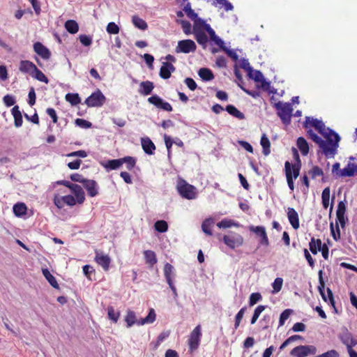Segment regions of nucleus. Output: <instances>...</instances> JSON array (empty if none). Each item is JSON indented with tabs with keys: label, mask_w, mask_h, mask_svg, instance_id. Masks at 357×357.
<instances>
[{
	"label": "nucleus",
	"mask_w": 357,
	"mask_h": 357,
	"mask_svg": "<svg viewBox=\"0 0 357 357\" xmlns=\"http://www.w3.org/2000/svg\"><path fill=\"white\" fill-rule=\"evenodd\" d=\"M319 275V286L318 290L325 302H328L331 306L333 308L334 312L337 313V308L335 307V301L333 296V293L330 288H327V296L325 294L324 288H325V282L323 278V271L320 270L318 273Z\"/></svg>",
	"instance_id": "obj_3"
},
{
	"label": "nucleus",
	"mask_w": 357,
	"mask_h": 357,
	"mask_svg": "<svg viewBox=\"0 0 357 357\" xmlns=\"http://www.w3.org/2000/svg\"><path fill=\"white\" fill-rule=\"evenodd\" d=\"M107 314L109 319L112 320L114 323H116L120 317V312H116L112 306L107 307Z\"/></svg>",
	"instance_id": "obj_46"
},
{
	"label": "nucleus",
	"mask_w": 357,
	"mask_h": 357,
	"mask_svg": "<svg viewBox=\"0 0 357 357\" xmlns=\"http://www.w3.org/2000/svg\"><path fill=\"white\" fill-rule=\"evenodd\" d=\"M198 74L204 81H211L214 78L213 72L206 68H200Z\"/></svg>",
	"instance_id": "obj_39"
},
{
	"label": "nucleus",
	"mask_w": 357,
	"mask_h": 357,
	"mask_svg": "<svg viewBox=\"0 0 357 357\" xmlns=\"http://www.w3.org/2000/svg\"><path fill=\"white\" fill-rule=\"evenodd\" d=\"M261 299L262 296L260 293L256 292L251 294L249 298L250 306H253L257 302L260 301Z\"/></svg>",
	"instance_id": "obj_54"
},
{
	"label": "nucleus",
	"mask_w": 357,
	"mask_h": 357,
	"mask_svg": "<svg viewBox=\"0 0 357 357\" xmlns=\"http://www.w3.org/2000/svg\"><path fill=\"white\" fill-rule=\"evenodd\" d=\"M75 124L79 127L84 128H89L92 126L91 122L82 119H77L75 120Z\"/></svg>",
	"instance_id": "obj_64"
},
{
	"label": "nucleus",
	"mask_w": 357,
	"mask_h": 357,
	"mask_svg": "<svg viewBox=\"0 0 357 357\" xmlns=\"http://www.w3.org/2000/svg\"><path fill=\"white\" fill-rule=\"evenodd\" d=\"M296 144L303 155H307L308 154L309 145L304 137H299L297 139Z\"/></svg>",
	"instance_id": "obj_28"
},
{
	"label": "nucleus",
	"mask_w": 357,
	"mask_h": 357,
	"mask_svg": "<svg viewBox=\"0 0 357 357\" xmlns=\"http://www.w3.org/2000/svg\"><path fill=\"white\" fill-rule=\"evenodd\" d=\"M307 174L310 176L312 179H315L317 177L321 176L322 181L324 182V171L319 166L314 165L308 171Z\"/></svg>",
	"instance_id": "obj_35"
},
{
	"label": "nucleus",
	"mask_w": 357,
	"mask_h": 357,
	"mask_svg": "<svg viewBox=\"0 0 357 357\" xmlns=\"http://www.w3.org/2000/svg\"><path fill=\"white\" fill-rule=\"evenodd\" d=\"M148 102L153 105L157 108L167 112H172L173 110L172 106L168 102L163 100L160 97L157 95H153L148 98Z\"/></svg>",
	"instance_id": "obj_12"
},
{
	"label": "nucleus",
	"mask_w": 357,
	"mask_h": 357,
	"mask_svg": "<svg viewBox=\"0 0 357 357\" xmlns=\"http://www.w3.org/2000/svg\"><path fill=\"white\" fill-rule=\"evenodd\" d=\"M275 107L277 109V114L280 118L283 123L288 125L290 123L291 113L293 111L292 107L290 103H282L278 102L275 103Z\"/></svg>",
	"instance_id": "obj_4"
},
{
	"label": "nucleus",
	"mask_w": 357,
	"mask_h": 357,
	"mask_svg": "<svg viewBox=\"0 0 357 357\" xmlns=\"http://www.w3.org/2000/svg\"><path fill=\"white\" fill-rule=\"evenodd\" d=\"M176 70L174 66L170 62H163L160 69V77L164 79H167L171 77L172 73Z\"/></svg>",
	"instance_id": "obj_15"
},
{
	"label": "nucleus",
	"mask_w": 357,
	"mask_h": 357,
	"mask_svg": "<svg viewBox=\"0 0 357 357\" xmlns=\"http://www.w3.org/2000/svg\"><path fill=\"white\" fill-rule=\"evenodd\" d=\"M330 227H331V234H332L333 239L335 241L339 240L340 238V230L339 228L338 223L336 222L335 231V229L333 227V224L332 222L331 223Z\"/></svg>",
	"instance_id": "obj_55"
},
{
	"label": "nucleus",
	"mask_w": 357,
	"mask_h": 357,
	"mask_svg": "<svg viewBox=\"0 0 357 357\" xmlns=\"http://www.w3.org/2000/svg\"><path fill=\"white\" fill-rule=\"evenodd\" d=\"M176 189L179 195L187 199H193L196 197V188L188 183L184 179L178 178Z\"/></svg>",
	"instance_id": "obj_2"
},
{
	"label": "nucleus",
	"mask_w": 357,
	"mask_h": 357,
	"mask_svg": "<svg viewBox=\"0 0 357 357\" xmlns=\"http://www.w3.org/2000/svg\"><path fill=\"white\" fill-rule=\"evenodd\" d=\"M226 111L231 116L243 120L245 119V115L243 113L240 112L235 106L232 105H228L226 107Z\"/></svg>",
	"instance_id": "obj_36"
},
{
	"label": "nucleus",
	"mask_w": 357,
	"mask_h": 357,
	"mask_svg": "<svg viewBox=\"0 0 357 357\" xmlns=\"http://www.w3.org/2000/svg\"><path fill=\"white\" fill-rule=\"evenodd\" d=\"M63 199V197L59 196L58 195H55L54 196V199H53L54 204L58 208H62L64 206L65 203H64V200Z\"/></svg>",
	"instance_id": "obj_60"
},
{
	"label": "nucleus",
	"mask_w": 357,
	"mask_h": 357,
	"mask_svg": "<svg viewBox=\"0 0 357 357\" xmlns=\"http://www.w3.org/2000/svg\"><path fill=\"white\" fill-rule=\"evenodd\" d=\"M197 49L195 43L190 39L182 40L178 41V45L176 47V52L177 53L182 52L184 54H188L190 52H194Z\"/></svg>",
	"instance_id": "obj_11"
},
{
	"label": "nucleus",
	"mask_w": 357,
	"mask_h": 357,
	"mask_svg": "<svg viewBox=\"0 0 357 357\" xmlns=\"http://www.w3.org/2000/svg\"><path fill=\"white\" fill-rule=\"evenodd\" d=\"M70 189L74 193L77 203L79 204H83L85 200V196L82 188L77 184L73 183Z\"/></svg>",
	"instance_id": "obj_19"
},
{
	"label": "nucleus",
	"mask_w": 357,
	"mask_h": 357,
	"mask_svg": "<svg viewBox=\"0 0 357 357\" xmlns=\"http://www.w3.org/2000/svg\"><path fill=\"white\" fill-rule=\"evenodd\" d=\"M125 321L127 324L128 328L131 327L135 323L137 324V322H138V321H137V319H136L135 313L130 310H128L127 314L125 317Z\"/></svg>",
	"instance_id": "obj_40"
},
{
	"label": "nucleus",
	"mask_w": 357,
	"mask_h": 357,
	"mask_svg": "<svg viewBox=\"0 0 357 357\" xmlns=\"http://www.w3.org/2000/svg\"><path fill=\"white\" fill-rule=\"evenodd\" d=\"M144 256L146 264L151 268H152L158 261L156 255L153 250H144Z\"/></svg>",
	"instance_id": "obj_25"
},
{
	"label": "nucleus",
	"mask_w": 357,
	"mask_h": 357,
	"mask_svg": "<svg viewBox=\"0 0 357 357\" xmlns=\"http://www.w3.org/2000/svg\"><path fill=\"white\" fill-rule=\"evenodd\" d=\"M340 340L347 346V351L352 349V347L357 344L356 341L352 337L351 334L349 333L343 334L340 337Z\"/></svg>",
	"instance_id": "obj_26"
},
{
	"label": "nucleus",
	"mask_w": 357,
	"mask_h": 357,
	"mask_svg": "<svg viewBox=\"0 0 357 357\" xmlns=\"http://www.w3.org/2000/svg\"><path fill=\"white\" fill-rule=\"evenodd\" d=\"M293 310L291 309L284 310L280 316L279 326H282L285 321L289 317Z\"/></svg>",
	"instance_id": "obj_52"
},
{
	"label": "nucleus",
	"mask_w": 357,
	"mask_h": 357,
	"mask_svg": "<svg viewBox=\"0 0 357 357\" xmlns=\"http://www.w3.org/2000/svg\"><path fill=\"white\" fill-rule=\"evenodd\" d=\"M156 314L155 310L153 308L149 310L148 315L145 318H142L138 320V325H144L146 324H152L155 321Z\"/></svg>",
	"instance_id": "obj_34"
},
{
	"label": "nucleus",
	"mask_w": 357,
	"mask_h": 357,
	"mask_svg": "<svg viewBox=\"0 0 357 357\" xmlns=\"http://www.w3.org/2000/svg\"><path fill=\"white\" fill-rule=\"evenodd\" d=\"M211 224H212V222L211 220H206L204 221L202 225V228L203 231L208 236L212 235V231H211Z\"/></svg>",
	"instance_id": "obj_57"
},
{
	"label": "nucleus",
	"mask_w": 357,
	"mask_h": 357,
	"mask_svg": "<svg viewBox=\"0 0 357 357\" xmlns=\"http://www.w3.org/2000/svg\"><path fill=\"white\" fill-rule=\"evenodd\" d=\"M321 245L322 242L321 239H316L314 237H312L309 243V248L310 252L313 255H317L318 252L320 251Z\"/></svg>",
	"instance_id": "obj_29"
},
{
	"label": "nucleus",
	"mask_w": 357,
	"mask_h": 357,
	"mask_svg": "<svg viewBox=\"0 0 357 357\" xmlns=\"http://www.w3.org/2000/svg\"><path fill=\"white\" fill-rule=\"evenodd\" d=\"M42 273L45 279L48 281V282L56 289L59 288V284L55 278L54 276H53L50 271L47 268H43Z\"/></svg>",
	"instance_id": "obj_37"
},
{
	"label": "nucleus",
	"mask_w": 357,
	"mask_h": 357,
	"mask_svg": "<svg viewBox=\"0 0 357 357\" xmlns=\"http://www.w3.org/2000/svg\"><path fill=\"white\" fill-rule=\"evenodd\" d=\"M202 335V327L201 325L199 324L190 333L188 340V344L190 353H193L198 349L200 344Z\"/></svg>",
	"instance_id": "obj_5"
},
{
	"label": "nucleus",
	"mask_w": 357,
	"mask_h": 357,
	"mask_svg": "<svg viewBox=\"0 0 357 357\" xmlns=\"http://www.w3.org/2000/svg\"><path fill=\"white\" fill-rule=\"evenodd\" d=\"M287 218L289 223L294 229L299 228L298 214L294 208L289 207L287 208Z\"/></svg>",
	"instance_id": "obj_17"
},
{
	"label": "nucleus",
	"mask_w": 357,
	"mask_h": 357,
	"mask_svg": "<svg viewBox=\"0 0 357 357\" xmlns=\"http://www.w3.org/2000/svg\"><path fill=\"white\" fill-rule=\"evenodd\" d=\"M193 21V32L205 31L210 24H207L205 20L198 16L192 20Z\"/></svg>",
	"instance_id": "obj_23"
},
{
	"label": "nucleus",
	"mask_w": 357,
	"mask_h": 357,
	"mask_svg": "<svg viewBox=\"0 0 357 357\" xmlns=\"http://www.w3.org/2000/svg\"><path fill=\"white\" fill-rule=\"evenodd\" d=\"M183 11L186 14L187 17L191 20L195 19L198 15L191 8L190 3H188L183 8Z\"/></svg>",
	"instance_id": "obj_50"
},
{
	"label": "nucleus",
	"mask_w": 357,
	"mask_h": 357,
	"mask_svg": "<svg viewBox=\"0 0 357 357\" xmlns=\"http://www.w3.org/2000/svg\"><path fill=\"white\" fill-rule=\"evenodd\" d=\"M240 66L241 68L245 70L248 74H251L253 72L252 68L250 66L248 59H243L241 60Z\"/></svg>",
	"instance_id": "obj_59"
},
{
	"label": "nucleus",
	"mask_w": 357,
	"mask_h": 357,
	"mask_svg": "<svg viewBox=\"0 0 357 357\" xmlns=\"http://www.w3.org/2000/svg\"><path fill=\"white\" fill-rule=\"evenodd\" d=\"M66 100L72 105H77L81 102L78 93H68L66 95Z\"/></svg>",
	"instance_id": "obj_44"
},
{
	"label": "nucleus",
	"mask_w": 357,
	"mask_h": 357,
	"mask_svg": "<svg viewBox=\"0 0 357 357\" xmlns=\"http://www.w3.org/2000/svg\"><path fill=\"white\" fill-rule=\"evenodd\" d=\"M243 241V236L234 231H229L227 235H225L223 237V242L231 249L241 246Z\"/></svg>",
	"instance_id": "obj_7"
},
{
	"label": "nucleus",
	"mask_w": 357,
	"mask_h": 357,
	"mask_svg": "<svg viewBox=\"0 0 357 357\" xmlns=\"http://www.w3.org/2000/svg\"><path fill=\"white\" fill-rule=\"evenodd\" d=\"M304 127L305 128H308L310 127H313L317 130L320 134H326L329 133V135L332 133H335L331 129L326 128L322 121L313 119L311 117H306L305 121L304 122Z\"/></svg>",
	"instance_id": "obj_6"
},
{
	"label": "nucleus",
	"mask_w": 357,
	"mask_h": 357,
	"mask_svg": "<svg viewBox=\"0 0 357 357\" xmlns=\"http://www.w3.org/2000/svg\"><path fill=\"white\" fill-rule=\"evenodd\" d=\"M96 256L94 258L95 261L105 271H107L111 263V259L107 255H105L100 250L95 251Z\"/></svg>",
	"instance_id": "obj_13"
},
{
	"label": "nucleus",
	"mask_w": 357,
	"mask_h": 357,
	"mask_svg": "<svg viewBox=\"0 0 357 357\" xmlns=\"http://www.w3.org/2000/svg\"><path fill=\"white\" fill-rule=\"evenodd\" d=\"M12 115L14 118V124L17 128L21 127L23 123L22 115L18 105H15L11 109Z\"/></svg>",
	"instance_id": "obj_24"
},
{
	"label": "nucleus",
	"mask_w": 357,
	"mask_h": 357,
	"mask_svg": "<svg viewBox=\"0 0 357 357\" xmlns=\"http://www.w3.org/2000/svg\"><path fill=\"white\" fill-rule=\"evenodd\" d=\"M36 66L31 61L22 60L19 63V70L24 74H29L30 76L32 75Z\"/></svg>",
	"instance_id": "obj_14"
},
{
	"label": "nucleus",
	"mask_w": 357,
	"mask_h": 357,
	"mask_svg": "<svg viewBox=\"0 0 357 357\" xmlns=\"http://www.w3.org/2000/svg\"><path fill=\"white\" fill-rule=\"evenodd\" d=\"M266 309V306L260 305H258L253 313V315L251 319V324H254L257 321L258 318L259 317L261 313Z\"/></svg>",
	"instance_id": "obj_47"
},
{
	"label": "nucleus",
	"mask_w": 357,
	"mask_h": 357,
	"mask_svg": "<svg viewBox=\"0 0 357 357\" xmlns=\"http://www.w3.org/2000/svg\"><path fill=\"white\" fill-rule=\"evenodd\" d=\"M238 225L234 222L232 220L223 219L220 222H218L217 226L219 228L227 229L232 226H237Z\"/></svg>",
	"instance_id": "obj_51"
},
{
	"label": "nucleus",
	"mask_w": 357,
	"mask_h": 357,
	"mask_svg": "<svg viewBox=\"0 0 357 357\" xmlns=\"http://www.w3.org/2000/svg\"><path fill=\"white\" fill-rule=\"evenodd\" d=\"M154 227L156 231L161 233L165 232L168 229L167 222L165 220H158L155 222Z\"/></svg>",
	"instance_id": "obj_48"
},
{
	"label": "nucleus",
	"mask_w": 357,
	"mask_h": 357,
	"mask_svg": "<svg viewBox=\"0 0 357 357\" xmlns=\"http://www.w3.org/2000/svg\"><path fill=\"white\" fill-rule=\"evenodd\" d=\"M193 34L195 35V38L197 42L201 45L203 48H206L208 40L205 31L193 32Z\"/></svg>",
	"instance_id": "obj_31"
},
{
	"label": "nucleus",
	"mask_w": 357,
	"mask_h": 357,
	"mask_svg": "<svg viewBox=\"0 0 357 357\" xmlns=\"http://www.w3.org/2000/svg\"><path fill=\"white\" fill-rule=\"evenodd\" d=\"M285 174L288 186L290 190H294V184L293 181V176L291 174V163L289 161H286L284 164Z\"/></svg>",
	"instance_id": "obj_27"
},
{
	"label": "nucleus",
	"mask_w": 357,
	"mask_h": 357,
	"mask_svg": "<svg viewBox=\"0 0 357 357\" xmlns=\"http://www.w3.org/2000/svg\"><path fill=\"white\" fill-rule=\"evenodd\" d=\"M330 188L329 187L325 188L321 194L322 204L324 208H327L329 206L330 200Z\"/></svg>",
	"instance_id": "obj_43"
},
{
	"label": "nucleus",
	"mask_w": 357,
	"mask_h": 357,
	"mask_svg": "<svg viewBox=\"0 0 357 357\" xmlns=\"http://www.w3.org/2000/svg\"><path fill=\"white\" fill-rule=\"evenodd\" d=\"M31 77L40 82L45 83V84H47L49 82L48 78L37 67L35 69L34 72L33 73Z\"/></svg>",
	"instance_id": "obj_42"
},
{
	"label": "nucleus",
	"mask_w": 357,
	"mask_h": 357,
	"mask_svg": "<svg viewBox=\"0 0 357 357\" xmlns=\"http://www.w3.org/2000/svg\"><path fill=\"white\" fill-rule=\"evenodd\" d=\"M321 135L326 138V140L319 137L312 130H307L309 137L319 145L326 157L334 155L340 140L339 135L337 133H332L331 136L329 135V133Z\"/></svg>",
	"instance_id": "obj_1"
},
{
	"label": "nucleus",
	"mask_w": 357,
	"mask_h": 357,
	"mask_svg": "<svg viewBox=\"0 0 357 357\" xmlns=\"http://www.w3.org/2000/svg\"><path fill=\"white\" fill-rule=\"evenodd\" d=\"M283 280L281 278H277L275 279L273 283L272 284V287L273 289V293L279 292L282 287Z\"/></svg>",
	"instance_id": "obj_56"
},
{
	"label": "nucleus",
	"mask_w": 357,
	"mask_h": 357,
	"mask_svg": "<svg viewBox=\"0 0 357 357\" xmlns=\"http://www.w3.org/2000/svg\"><path fill=\"white\" fill-rule=\"evenodd\" d=\"M164 275L167 284L173 282L174 267L169 263H166L164 266Z\"/></svg>",
	"instance_id": "obj_33"
},
{
	"label": "nucleus",
	"mask_w": 357,
	"mask_h": 357,
	"mask_svg": "<svg viewBox=\"0 0 357 357\" xmlns=\"http://www.w3.org/2000/svg\"><path fill=\"white\" fill-rule=\"evenodd\" d=\"M100 165L107 171L114 170L119 169L122 165V160L121 158L109 160L101 162Z\"/></svg>",
	"instance_id": "obj_20"
},
{
	"label": "nucleus",
	"mask_w": 357,
	"mask_h": 357,
	"mask_svg": "<svg viewBox=\"0 0 357 357\" xmlns=\"http://www.w3.org/2000/svg\"><path fill=\"white\" fill-rule=\"evenodd\" d=\"M178 22H179L182 26L183 32L186 35H189L192 33V26L191 24L187 21V20H178Z\"/></svg>",
	"instance_id": "obj_53"
},
{
	"label": "nucleus",
	"mask_w": 357,
	"mask_h": 357,
	"mask_svg": "<svg viewBox=\"0 0 357 357\" xmlns=\"http://www.w3.org/2000/svg\"><path fill=\"white\" fill-rule=\"evenodd\" d=\"M106 30L110 34H117L119 32V27L114 22H109Z\"/></svg>",
	"instance_id": "obj_58"
},
{
	"label": "nucleus",
	"mask_w": 357,
	"mask_h": 357,
	"mask_svg": "<svg viewBox=\"0 0 357 357\" xmlns=\"http://www.w3.org/2000/svg\"><path fill=\"white\" fill-rule=\"evenodd\" d=\"M249 77L254 79L256 82H259L264 77L263 74L259 70H254L251 74H248Z\"/></svg>",
	"instance_id": "obj_62"
},
{
	"label": "nucleus",
	"mask_w": 357,
	"mask_h": 357,
	"mask_svg": "<svg viewBox=\"0 0 357 357\" xmlns=\"http://www.w3.org/2000/svg\"><path fill=\"white\" fill-rule=\"evenodd\" d=\"M133 24L141 30H146L148 27L146 22L138 16H133L132 18Z\"/></svg>",
	"instance_id": "obj_41"
},
{
	"label": "nucleus",
	"mask_w": 357,
	"mask_h": 357,
	"mask_svg": "<svg viewBox=\"0 0 357 357\" xmlns=\"http://www.w3.org/2000/svg\"><path fill=\"white\" fill-rule=\"evenodd\" d=\"M154 89V84L151 81L142 82L139 84V93L143 96H148L151 93Z\"/></svg>",
	"instance_id": "obj_21"
},
{
	"label": "nucleus",
	"mask_w": 357,
	"mask_h": 357,
	"mask_svg": "<svg viewBox=\"0 0 357 357\" xmlns=\"http://www.w3.org/2000/svg\"><path fill=\"white\" fill-rule=\"evenodd\" d=\"M121 160H122V165L123 163H126V168L130 171L132 170L136 165V160L133 157L126 156V157L122 158Z\"/></svg>",
	"instance_id": "obj_45"
},
{
	"label": "nucleus",
	"mask_w": 357,
	"mask_h": 357,
	"mask_svg": "<svg viewBox=\"0 0 357 357\" xmlns=\"http://www.w3.org/2000/svg\"><path fill=\"white\" fill-rule=\"evenodd\" d=\"M66 29L71 34L77 33L79 31V25L75 20H68L65 22Z\"/></svg>",
	"instance_id": "obj_38"
},
{
	"label": "nucleus",
	"mask_w": 357,
	"mask_h": 357,
	"mask_svg": "<svg viewBox=\"0 0 357 357\" xmlns=\"http://www.w3.org/2000/svg\"><path fill=\"white\" fill-rule=\"evenodd\" d=\"M142 146L144 151L148 155H153L155 150V146L149 137L142 139Z\"/></svg>",
	"instance_id": "obj_22"
},
{
	"label": "nucleus",
	"mask_w": 357,
	"mask_h": 357,
	"mask_svg": "<svg viewBox=\"0 0 357 357\" xmlns=\"http://www.w3.org/2000/svg\"><path fill=\"white\" fill-rule=\"evenodd\" d=\"M83 186L90 197H93L98 194V184L94 180L86 179L84 181Z\"/></svg>",
	"instance_id": "obj_18"
},
{
	"label": "nucleus",
	"mask_w": 357,
	"mask_h": 357,
	"mask_svg": "<svg viewBox=\"0 0 357 357\" xmlns=\"http://www.w3.org/2000/svg\"><path fill=\"white\" fill-rule=\"evenodd\" d=\"M317 353V348L312 345H301L294 348L290 354L294 357H307Z\"/></svg>",
	"instance_id": "obj_8"
},
{
	"label": "nucleus",
	"mask_w": 357,
	"mask_h": 357,
	"mask_svg": "<svg viewBox=\"0 0 357 357\" xmlns=\"http://www.w3.org/2000/svg\"><path fill=\"white\" fill-rule=\"evenodd\" d=\"M105 101V97L100 91L97 89L91 96L85 100V104L89 107H101Z\"/></svg>",
	"instance_id": "obj_9"
},
{
	"label": "nucleus",
	"mask_w": 357,
	"mask_h": 357,
	"mask_svg": "<svg viewBox=\"0 0 357 357\" xmlns=\"http://www.w3.org/2000/svg\"><path fill=\"white\" fill-rule=\"evenodd\" d=\"M260 144L262 146V153L264 155H268L271 153V142L266 135V134H263L261 140Z\"/></svg>",
	"instance_id": "obj_32"
},
{
	"label": "nucleus",
	"mask_w": 357,
	"mask_h": 357,
	"mask_svg": "<svg viewBox=\"0 0 357 357\" xmlns=\"http://www.w3.org/2000/svg\"><path fill=\"white\" fill-rule=\"evenodd\" d=\"M84 275L91 280V275L95 273L94 268L90 265H84L82 268Z\"/></svg>",
	"instance_id": "obj_61"
},
{
	"label": "nucleus",
	"mask_w": 357,
	"mask_h": 357,
	"mask_svg": "<svg viewBox=\"0 0 357 357\" xmlns=\"http://www.w3.org/2000/svg\"><path fill=\"white\" fill-rule=\"evenodd\" d=\"M303 252H304V256H305L309 266L312 268H314V267L315 266V262H314V260L313 259L312 257L310 254L309 251L307 250V249L305 248L303 250Z\"/></svg>",
	"instance_id": "obj_63"
},
{
	"label": "nucleus",
	"mask_w": 357,
	"mask_h": 357,
	"mask_svg": "<svg viewBox=\"0 0 357 357\" xmlns=\"http://www.w3.org/2000/svg\"><path fill=\"white\" fill-rule=\"evenodd\" d=\"M33 50L43 59L47 60L51 56V52L49 49L43 45L40 42H36L33 44Z\"/></svg>",
	"instance_id": "obj_16"
},
{
	"label": "nucleus",
	"mask_w": 357,
	"mask_h": 357,
	"mask_svg": "<svg viewBox=\"0 0 357 357\" xmlns=\"http://www.w3.org/2000/svg\"><path fill=\"white\" fill-rule=\"evenodd\" d=\"M246 307H243L235 316L234 328L236 330L241 324V321L246 311Z\"/></svg>",
	"instance_id": "obj_49"
},
{
	"label": "nucleus",
	"mask_w": 357,
	"mask_h": 357,
	"mask_svg": "<svg viewBox=\"0 0 357 357\" xmlns=\"http://www.w3.org/2000/svg\"><path fill=\"white\" fill-rule=\"evenodd\" d=\"M249 230L251 232L255 233L257 236L260 238L259 245L268 247L269 245V240L266 231V228L264 226H253L249 227Z\"/></svg>",
	"instance_id": "obj_10"
},
{
	"label": "nucleus",
	"mask_w": 357,
	"mask_h": 357,
	"mask_svg": "<svg viewBox=\"0 0 357 357\" xmlns=\"http://www.w3.org/2000/svg\"><path fill=\"white\" fill-rule=\"evenodd\" d=\"M13 210L17 217H21L26 214L27 207L24 203L19 202L13 206Z\"/></svg>",
	"instance_id": "obj_30"
}]
</instances>
